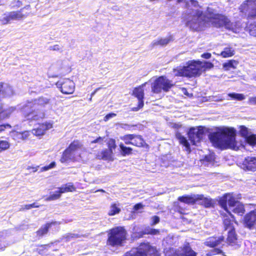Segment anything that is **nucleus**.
<instances>
[{"label": "nucleus", "mask_w": 256, "mask_h": 256, "mask_svg": "<svg viewBox=\"0 0 256 256\" xmlns=\"http://www.w3.org/2000/svg\"><path fill=\"white\" fill-rule=\"evenodd\" d=\"M238 64V62L235 60H230L222 64V68L224 70L228 71L230 68L236 69Z\"/></svg>", "instance_id": "cd10ccee"}, {"label": "nucleus", "mask_w": 256, "mask_h": 256, "mask_svg": "<svg viewBox=\"0 0 256 256\" xmlns=\"http://www.w3.org/2000/svg\"><path fill=\"white\" fill-rule=\"evenodd\" d=\"M180 256H196L197 253L193 250L190 244L187 242L181 248Z\"/></svg>", "instance_id": "5701e85b"}, {"label": "nucleus", "mask_w": 256, "mask_h": 256, "mask_svg": "<svg viewBox=\"0 0 256 256\" xmlns=\"http://www.w3.org/2000/svg\"><path fill=\"white\" fill-rule=\"evenodd\" d=\"M201 57L204 59H209L212 57V54L210 52H204L201 55Z\"/></svg>", "instance_id": "69168bd1"}, {"label": "nucleus", "mask_w": 256, "mask_h": 256, "mask_svg": "<svg viewBox=\"0 0 256 256\" xmlns=\"http://www.w3.org/2000/svg\"><path fill=\"white\" fill-rule=\"evenodd\" d=\"M202 64L203 62L199 60H189L186 62V66H177L173 68L172 71L175 76L196 78L202 74Z\"/></svg>", "instance_id": "7ed1b4c3"}, {"label": "nucleus", "mask_w": 256, "mask_h": 256, "mask_svg": "<svg viewBox=\"0 0 256 256\" xmlns=\"http://www.w3.org/2000/svg\"><path fill=\"white\" fill-rule=\"evenodd\" d=\"M104 142V138L102 136H98L94 140L91 142V144L100 143L102 144Z\"/></svg>", "instance_id": "bf43d9fd"}, {"label": "nucleus", "mask_w": 256, "mask_h": 256, "mask_svg": "<svg viewBox=\"0 0 256 256\" xmlns=\"http://www.w3.org/2000/svg\"><path fill=\"white\" fill-rule=\"evenodd\" d=\"M173 206L174 212L181 214H187L186 212V210H187L186 208L182 206L178 202H174Z\"/></svg>", "instance_id": "c9c22d12"}, {"label": "nucleus", "mask_w": 256, "mask_h": 256, "mask_svg": "<svg viewBox=\"0 0 256 256\" xmlns=\"http://www.w3.org/2000/svg\"><path fill=\"white\" fill-rule=\"evenodd\" d=\"M82 144L79 140H73L66 149L70 152L76 151L82 148Z\"/></svg>", "instance_id": "c756f323"}, {"label": "nucleus", "mask_w": 256, "mask_h": 256, "mask_svg": "<svg viewBox=\"0 0 256 256\" xmlns=\"http://www.w3.org/2000/svg\"><path fill=\"white\" fill-rule=\"evenodd\" d=\"M242 168L245 171H256V157H246L242 163Z\"/></svg>", "instance_id": "f3484780"}, {"label": "nucleus", "mask_w": 256, "mask_h": 256, "mask_svg": "<svg viewBox=\"0 0 256 256\" xmlns=\"http://www.w3.org/2000/svg\"><path fill=\"white\" fill-rule=\"evenodd\" d=\"M240 13L245 14L248 20L256 19V0H246L239 6Z\"/></svg>", "instance_id": "1a4fd4ad"}, {"label": "nucleus", "mask_w": 256, "mask_h": 256, "mask_svg": "<svg viewBox=\"0 0 256 256\" xmlns=\"http://www.w3.org/2000/svg\"><path fill=\"white\" fill-rule=\"evenodd\" d=\"M76 188L72 183H68L65 185L58 188V190L56 191L54 194H50L46 198L47 200H57L60 197L61 194L74 192L76 191Z\"/></svg>", "instance_id": "2eb2a0df"}, {"label": "nucleus", "mask_w": 256, "mask_h": 256, "mask_svg": "<svg viewBox=\"0 0 256 256\" xmlns=\"http://www.w3.org/2000/svg\"><path fill=\"white\" fill-rule=\"evenodd\" d=\"M50 102V100L44 96H40L34 100V104H36L42 106H44L48 104Z\"/></svg>", "instance_id": "e433bc0d"}, {"label": "nucleus", "mask_w": 256, "mask_h": 256, "mask_svg": "<svg viewBox=\"0 0 256 256\" xmlns=\"http://www.w3.org/2000/svg\"><path fill=\"white\" fill-rule=\"evenodd\" d=\"M22 2L20 0H12L10 3L12 9H18L22 6Z\"/></svg>", "instance_id": "3c124183"}, {"label": "nucleus", "mask_w": 256, "mask_h": 256, "mask_svg": "<svg viewBox=\"0 0 256 256\" xmlns=\"http://www.w3.org/2000/svg\"><path fill=\"white\" fill-rule=\"evenodd\" d=\"M246 142L252 146H256V134H252L248 136L246 139Z\"/></svg>", "instance_id": "79ce46f5"}, {"label": "nucleus", "mask_w": 256, "mask_h": 256, "mask_svg": "<svg viewBox=\"0 0 256 256\" xmlns=\"http://www.w3.org/2000/svg\"><path fill=\"white\" fill-rule=\"evenodd\" d=\"M228 235L226 242L229 246H234L238 244V236L236 229L228 230Z\"/></svg>", "instance_id": "4be33fe9"}, {"label": "nucleus", "mask_w": 256, "mask_h": 256, "mask_svg": "<svg viewBox=\"0 0 256 256\" xmlns=\"http://www.w3.org/2000/svg\"><path fill=\"white\" fill-rule=\"evenodd\" d=\"M12 128V126L8 123L0 124V133L4 132L6 130L11 129Z\"/></svg>", "instance_id": "5fc2aeb1"}, {"label": "nucleus", "mask_w": 256, "mask_h": 256, "mask_svg": "<svg viewBox=\"0 0 256 256\" xmlns=\"http://www.w3.org/2000/svg\"><path fill=\"white\" fill-rule=\"evenodd\" d=\"M29 136L28 132H23L22 133V138L24 140L26 139Z\"/></svg>", "instance_id": "338daca9"}, {"label": "nucleus", "mask_w": 256, "mask_h": 256, "mask_svg": "<svg viewBox=\"0 0 256 256\" xmlns=\"http://www.w3.org/2000/svg\"><path fill=\"white\" fill-rule=\"evenodd\" d=\"M231 99L241 101L245 99V96L242 94L230 93L228 94Z\"/></svg>", "instance_id": "ea45409f"}, {"label": "nucleus", "mask_w": 256, "mask_h": 256, "mask_svg": "<svg viewBox=\"0 0 256 256\" xmlns=\"http://www.w3.org/2000/svg\"><path fill=\"white\" fill-rule=\"evenodd\" d=\"M236 130L232 127H223L212 133L210 136L212 142L222 150L231 149L238 150L239 149L236 140Z\"/></svg>", "instance_id": "f257e3e1"}, {"label": "nucleus", "mask_w": 256, "mask_h": 256, "mask_svg": "<svg viewBox=\"0 0 256 256\" xmlns=\"http://www.w3.org/2000/svg\"><path fill=\"white\" fill-rule=\"evenodd\" d=\"M172 40V36H168V37L166 38H158V40H154L152 42L151 46L154 48L158 46H165Z\"/></svg>", "instance_id": "bb28decb"}, {"label": "nucleus", "mask_w": 256, "mask_h": 256, "mask_svg": "<svg viewBox=\"0 0 256 256\" xmlns=\"http://www.w3.org/2000/svg\"><path fill=\"white\" fill-rule=\"evenodd\" d=\"M56 164L54 162H52L48 166H46L42 168V171H46L48 170L50 168H54L56 166Z\"/></svg>", "instance_id": "6e6d98bb"}, {"label": "nucleus", "mask_w": 256, "mask_h": 256, "mask_svg": "<svg viewBox=\"0 0 256 256\" xmlns=\"http://www.w3.org/2000/svg\"><path fill=\"white\" fill-rule=\"evenodd\" d=\"M11 115V112L6 110H3L0 112V120L8 118Z\"/></svg>", "instance_id": "8fccbe9b"}, {"label": "nucleus", "mask_w": 256, "mask_h": 256, "mask_svg": "<svg viewBox=\"0 0 256 256\" xmlns=\"http://www.w3.org/2000/svg\"><path fill=\"white\" fill-rule=\"evenodd\" d=\"M52 128V124L50 122L40 124L38 128L32 130V134L36 136L44 135L46 130Z\"/></svg>", "instance_id": "6ab92c4d"}, {"label": "nucleus", "mask_w": 256, "mask_h": 256, "mask_svg": "<svg viewBox=\"0 0 256 256\" xmlns=\"http://www.w3.org/2000/svg\"><path fill=\"white\" fill-rule=\"evenodd\" d=\"M120 210V208H119V204L112 203L110 204V210L108 212V215L109 216H113L119 214Z\"/></svg>", "instance_id": "f704fd0d"}, {"label": "nucleus", "mask_w": 256, "mask_h": 256, "mask_svg": "<svg viewBox=\"0 0 256 256\" xmlns=\"http://www.w3.org/2000/svg\"><path fill=\"white\" fill-rule=\"evenodd\" d=\"M204 134V130L202 126L198 128L192 127L189 129L188 136L192 145L200 142Z\"/></svg>", "instance_id": "ddd939ff"}, {"label": "nucleus", "mask_w": 256, "mask_h": 256, "mask_svg": "<svg viewBox=\"0 0 256 256\" xmlns=\"http://www.w3.org/2000/svg\"><path fill=\"white\" fill-rule=\"evenodd\" d=\"M56 224V222L55 221L46 223L36 232V235L38 236H42L48 232V230L52 226Z\"/></svg>", "instance_id": "393cba45"}, {"label": "nucleus", "mask_w": 256, "mask_h": 256, "mask_svg": "<svg viewBox=\"0 0 256 256\" xmlns=\"http://www.w3.org/2000/svg\"><path fill=\"white\" fill-rule=\"evenodd\" d=\"M160 230L158 229L150 228V235H156L160 234Z\"/></svg>", "instance_id": "680f3d73"}, {"label": "nucleus", "mask_w": 256, "mask_h": 256, "mask_svg": "<svg viewBox=\"0 0 256 256\" xmlns=\"http://www.w3.org/2000/svg\"><path fill=\"white\" fill-rule=\"evenodd\" d=\"M11 90L9 84L4 82H0V96L4 97Z\"/></svg>", "instance_id": "2f4dec72"}, {"label": "nucleus", "mask_w": 256, "mask_h": 256, "mask_svg": "<svg viewBox=\"0 0 256 256\" xmlns=\"http://www.w3.org/2000/svg\"><path fill=\"white\" fill-rule=\"evenodd\" d=\"M116 116V114L114 112H110L106 114L104 118V122L108 121L110 118H114Z\"/></svg>", "instance_id": "4d7b16f0"}, {"label": "nucleus", "mask_w": 256, "mask_h": 256, "mask_svg": "<svg viewBox=\"0 0 256 256\" xmlns=\"http://www.w3.org/2000/svg\"><path fill=\"white\" fill-rule=\"evenodd\" d=\"M242 223L249 230L256 228V210H251L244 216Z\"/></svg>", "instance_id": "dca6fc26"}, {"label": "nucleus", "mask_w": 256, "mask_h": 256, "mask_svg": "<svg viewBox=\"0 0 256 256\" xmlns=\"http://www.w3.org/2000/svg\"><path fill=\"white\" fill-rule=\"evenodd\" d=\"M144 207V206L143 204H142V203H138L136 204L134 206V210L136 211V210H138L139 209H140V208H142Z\"/></svg>", "instance_id": "e2e57ef3"}, {"label": "nucleus", "mask_w": 256, "mask_h": 256, "mask_svg": "<svg viewBox=\"0 0 256 256\" xmlns=\"http://www.w3.org/2000/svg\"><path fill=\"white\" fill-rule=\"evenodd\" d=\"M150 228H146L144 230L140 231L138 232H136L134 234H136L135 238H140L144 236V235L146 234H150Z\"/></svg>", "instance_id": "de8ad7c7"}, {"label": "nucleus", "mask_w": 256, "mask_h": 256, "mask_svg": "<svg viewBox=\"0 0 256 256\" xmlns=\"http://www.w3.org/2000/svg\"><path fill=\"white\" fill-rule=\"evenodd\" d=\"M202 14H203V12L202 11L199 10H196V14L194 15V17L196 18L194 20L195 21L193 22L192 20H189L187 22V25H189L190 28H192V24L193 22L196 23V22L198 20V18H200L202 17Z\"/></svg>", "instance_id": "a19ab883"}, {"label": "nucleus", "mask_w": 256, "mask_h": 256, "mask_svg": "<svg viewBox=\"0 0 256 256\" xmlns=\"http://www.w3.org/2000/svg\"><path fill=\"white\" fill-rule=\"evenodd\" d=\"M220 216L222 218L224 230H230L235 228L234 224H237L235 216L230 212H220Z\"/></svg>", "instance_id": "f8f14e48"}, {"label": "nucleus", "mask_w": 256, "mask_h": 256, "mask_svg": "<svg viewBox=\"0 0 256 256\" xmlns=\"http://www.w3.org/2000/svg\"><path fill=\"white\" fill-rule=\"evenodd\" d=\"M232 212L238 216H242L245 213L246 210L244 206L242 203L238 202L234 207H233Z\"/></svg>", "instance_id": "7c9ffc66"}, {"label": "nucleus", "mask_w": 256, "mask_h": 256, "mask_svg": "<svg viewBox=\"0 0 256 256\" xmlns=\"http://www.w3.org/2000/svg\"><path fill=\"white\" fill-rule=\"evenodd\" d=\"M196 204L202 206L204 208H214V200L210 198L205 197L204 194H197Z\"/></svg>", "instance_id": "a211bd4d"}, {"label": "nucleus", "mask_w": 256, "mask_h": 256, "mask_svg": "<svg viewBox=\"0 0 256 256\" xmlns=\"http://www.w3.org/2000/svg\"><path fill=\"white\" fill-rule=\"evenodd\" d=\"M176 137L178 140L180 144L185 147L186 150L190 152H191L190 144L186 138L182 136L180 132H177L176 134Z\"/></svg>", "instance_id": "a878e982"}, {"label": "nucleus", "mask_w": 256, "mask_h": 256, "mask_svg": "<svg viewBox=\"0 0 256 256\" xmlns=\"http://www.w3.org/2000/svg\"><path fill=\"white\" fill-rule=\"evenodd\" d=\"M196 196L197 194H185L178 197V200L188 205H194L196 204Z\"/></svg>", "instance_id": "412c9836"}, {"label": "nucleus", "mask_w": 256, "mask_h": 256, "mask_svg": "<svg viewBox=\"0 0 256 256\" xmlns=\"http://www.w3.org/2000/svg\"><path fill=\"white\" fill-rule=\"evenodd\" d=\"M107 146L108 148V150L113 152V150H114L116 148L115 140L114 138L110 139L108 142L107 143Z\"/></svg>", "instance_id": "09e8293b"}, {"label": "nucleus", "mask_w": 256, "mask_h": 256, "mask_svg": "<svg viewBox=\"0 0 256 256\" xmlns=\"http://www.w3.org/2000/svg\"><path fill=\"white\" fill-rule=\"evenodd\" d=\"M120 140L127 145L149 149V145L146 142L142 136L136 134H126L120 137Z\"/></svg>", "instance_id": "6e6552de"}, {"label": "nucleus", "mask_w": 256, "mask_h": 256, "mask_svg": "<svg viewBox=\"0 0 256 256\" xmlns=\"http://www.w3.org/2000/svg\"><path fill=\"white\" fill-rule=\"evenodd\" d=\"M214 64L210 62L205 61L204 62V64H202V68H204L202 71H206L207 70H210L214 68Z\"/></svg>", "instance_id": "603ef678"}, {"label": "nucleus", "mask_w": 256, "mask_h": 256, "mask_svg": "<svg viewBox=\"0 0 256 256\" xmlns=\"http://www.w3.org/2000/svg\"><path fill=\"white\" fill-rule=\"evenodd\" d=\"M224 237L223 236L218 238L212 236L207 239L206 241L204 242V244L208 247L214 248L224 242Z\"/></svg>", "instance_id": "aec40b11"}, {"label": "nucleus", "mask_w": 256, "mask_h": 256, "mask_svg": "<svg viewBox=\"0 0 256 256\" xmlns=\"http://www.w3.org/2000/svg\"><path fill=\"white\" fill-rule=\"evenodd\" d=\"M30 4L26 5L21 8L18 10L11 11L4 13L0 18V22L2 24H7L12 20H20L26 18L29 14L28 12H24V10H30Z\"/></svg>", "instance_id": "423d86ee"}, {"label": "nucleus", "mask_w": 256, "mask_h": 256, "mask_svg": "<svg viewBox=\"0 0 256 256\" xmlns=\"http://www.w3.org/2000/svg\"><path fill=\"white\" fill-rule=\"evenodd\" d=\"M239 202L232 193H226L220 198L218 200L219 206L223 208L225 212H230L228 206L230 208L234 207Z\"/></svg>", "instance_id": "9d476101"}, {"label": "nucleus", "mask_w": 256, "mask_h": 256, "mask_svg": "<svg viewBox=\"0 0 256 256\" xmlns=\"http://www.w3.org/2000/svg\"><path fill=\"white\" fill-rule=\"evenodd\" d=\"M239 132L240 136L245 139L249 136L248 129L244 126H240Z\"/></svg>", "instance_id": "c03bdc74"}, {"label": "nucleus", "mask_w": 256, "mask_h": 256, "mask_svg": "<svg viewBox=\"0 0 256 256\" xmlns=\"http://www.w3.org/2000/svg\"><path fill=\"white\" fill-rule=\"evenodd\" d=\"M40 118V116L38 114V112L34 109L33 112H32V114H30V116H27L25 118L27 120L30 122L32 121H36L39 120Z\"/></svg>", "instance_id": "37998d69"}, {"label": "nucleus", "mask_w": 256, "mask_h": 256, "mask_svg": "<svg viewBox=\"0 0 256 256\" xmlns=\"http://www.w3.org/2000/svg\"><path fill=\"white\" fill-rule=\"evenodd\" d=\"M212 252H213L214 255L221 254L222 253V251L220 250V248H214V249L212 250Z\"/></svg>", "instance_id": "0e129e2a"}, {"label": "nucleus", "mask_w": 256, "mask_h": 256, "mask_svg": "<svg viewBox=\"0 0 256 256\" xmlns=\"http://www.w3.org/2000/svg\"><path fill=\"white\" fill-rule=\"evenodd\" d=\"M40 206V205L38 204H36V202H34L31 204H25L24 206V207L22 208L21 210H28L32 209V208H39Z\"/></svg>", "instance_id": "864d4df0"}, {"label": "nucleus", "mask_w": 256, "mask_h": 256, "mask_svg": "<svg viewBox=\"0 0 256 256\" xmlns=\"http://www.w3.org/2000/svg\"><path fill=\"white\" fill-rule=\"evenodd\" d=\"M71 152H69L66 148L62 154L60 158V161L62 163H64L67 162L71 156Z\"/></svg>", "instance_id": "a18cd8bd"}, {"label": "nucleus", "mask_w": 256, "mask_h": 256, "mask_svg": "<svg viewBox=\"0 0 256 256\" xmlns=\"http://www.w3.org/2000/svg\"><path fill=\"white\" fill-rule=\"evenodd\" d=\"M34 110L32 104H29L24 106L22 110L24 117L26 118L27 116H30Z\"/></svg>", "instance_id": "72a5a7b5"}, {"label": "nucleus", "mask_w": 256, "mask_h": 256, "mask_svg": "<svg viewBox=\"0 0 256 256\" xmlns=\"http://www.w3.org/2000/svg\"><path fill=\"white\" fill-rule=\"evenodd\" d=\"M10 143L6 140H0V152L10 148Z\"/></svg>", "instance_id": "49530a36"}, {"label": "nucleus", "mask_w": 256, "mask_h": 256, "mask_svg": "<svg viewBox=\"0 0 256 256\" xmlns=\"http://www.w3.org/2000/svg\"><path fill=\"white\" fill-rule=\"evenodd\" d=\"M208 20L216 28L224 27L226 30L232 31L234 33L239 32L242 29L240 22L238 21L232 22L224 14L208 12Z\"/></svg>", "instance_id": "f03ea898"}, {"label": "nucleus", "mask_w": 256, "mask_h": 256, "mask_svg": "<svg viewBox=\"0 0 256 256\" xmlns=\"http://www.w3.org/2000/svg\"><path fill=\"white\" fill-rule=\"evenodd\" d=\"M246 30L248 32L250 35L256 37V22L250 24L246 26Z\"/></svg>", "instance_id": "58836bf2"}, {"label": "nucleus", "mask_w": 256, "mask_h": 256, "mask_svg": "<svg viewBox=\"0 0 256 256\" xmlns=\"http://www.w3.org/2000/svg\"><path fill=\"white\" fill-rule=\"evenodd\" d=\"M248 102L251 104H256V97L250 98L248 100Z\"/></svg>", "instance_id": "774afa93"}, {"label": "nucleus", "mask_w": 256, "mask_h": 256, "mask_svg": "<svg viewBox=\"0 0 256 256\" xmlns=\"http://www.w3.org/2000/svg\"><path fill=\"white\" fill-rule=\"evenodd\" d=\"M128 236V232L124 226H114L108 231L106 244L112 248L122 246L126 242Z\"/></svg>", "instance_id": "20e7f679"}, {"label": "nucleus", "mask_w": 256, "mask_h": 256, "mask_svg": "<svg viewBox=\"0 0 256 256\" xmlns=\"http://www.w3.org/2000/svg\"><path fill=\"white\" fill-rule=\"evenodd\" d=\"M146 82H144L141 85L135 87L132 91V95L137 98L138 100L137 106L131 108L130 110L132 112H137L142 109L144 106V87L146 86Z\"/></svg>", "instance_id": "9b49d317"}, {"label": "nucleus", "mask_w": 256, "mask_h": 256, "mask_svg": "<svg viewBox=\"0 0 256 256\" xmlns=\"http://www.w3.org/2000/svg\"><path fill=\"white\" fill-rule=\"evenodd\" d=\"M235 52L234 48L232 47L224 48L222 51L218 54L223 58H228L232 57L234 55Z\"/></svg>", "instance_id": "c85d7f7f"}, {"label": "nucleus", "mask_w": 256, "mask_h": 256, "mask_svg": "<svg viewBox=\"0 0 256 256\" xmlns=\"http://www.w3.org/2000/svg\"><path fill=\"white\" fill-rule=\"evenodd\" d=\"M161 256V254L155 246L149 242H140L138 247L126 252L123 256Z\"/></svg>", "instance_id": "39448f33"}, {"label": "nucleus", "mask_w": 256, "mask_h": 256, "mask_svg": "<svg viewBox=\"0 0 256 256\" xmlns=\"http://www.w3.org/2000/svg\"><path fill=\"white\" fill-rule=\"evenodd\" d=\"M152 222L150 224L151 226L155 225L160 222V218L157 216H152Z\"/></svg>", "instance_id": "13d9d810"}, {"label": "nucleus", "mask_w": 256, "mask_h": 256, "mask_svg": "<svg viewBox=\"0 0 256 256\" xmlns=\"http://www.w3.org/2000/svg\"><path fill=\"white\" fill-rule=\"evenodd\" d=\"M56 84L62 93L64 94H72L75 90L74 82L69 78L64 79L62 82H58Z\"/></svg>", "instance_id": "4468645a"}, {"label": "nucleus", "mask_w": 256, "mask_h": 256, "mask_svg": "<svg viewBox=\"0 0 256 256\" xmlns=\"http://www.w3.org/2000/svg\"><path fill=\"white\" fill-rule=\"evenodd\" d=\"M62 46H60L58 44H55L53 46L50 47V50L54 51H60L62 48Z\"/></svg>", "instance_id": "052dcab7"}, {"label": "nucleus", "mask_w": 256, "mask_h": 256, "mask_svg": "<svg viewBox=\"0 0 256 256\" xmlns=\"http://www.w3.org/2000/svg\"><path fill=\"white\" fill-rule=\"evenodd\" d=\"M174 85V83L166 76H160L154 81L152 86V92L154 94H160L162 92H168Z\"/></svg>", "instance_id": "0eeeda50"}, {"label": "nucleus", "mask_w": 256, "mask_h": 256, "mask_svg": "<svg viewBox=\"0 0 256 256\" xmlns=\"http://www.w3.org/2000/svg\"><path fill=\"white\" fill-rule=\"evenodd\" d=\"M164 254L165 256H180L178 251L172 248L165 249Z\"/></svg>", "instance_id": "4c0bfd02"}, {"label": "nucleus", "mask_w": 256, "mask_h": 256, "mask_svg": "<svg viewBox=\"0 0 256 256\" xmlns=\"http://www.w3.org/2000/svg\"><path fill=\"white\" fill-rule=\"evenodd\" d=\"M119 147L120 149V154L124 156L132 154L133 148L131 147L126 146L122 143L120 144Z\"/></svg>", "instance_id": "473e14b6"}, {"label": "nucleus", "mask_w": 256, "mask_h": 256, "mask_svg": "<svg viewBox=\"0 0 256 256\" xmlns=\"http://www.w3.org/2000/svg\"><path fill=\"white\" fill-rule=\"evenodd\" d=\"M113 152L108 149H104L100 154L96 155V158L98 160H112Z\"/></svg>", "instance_id": "b1692460"}]
</instances>
